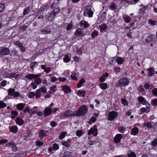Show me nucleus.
Wrapping results in <instances>:
<instances>
[{"mask_svg": "<svg viewBox=\"0 0 157 157\" xmlns=\"http://www.w3.org/2000/svg\"><path fill=\"white\" fill-rule=\"evenodd\" d=\"M93 9V7L90 6L85 7L83 11L84 15L85 16H88L89 17H92L94 13Z\"/></svg>", "mask_w": 157, "mask_h": 157, "instance_id": "1", "label": "nucleus"}, {"mask_svg": "<svg viewBox=\"0 0 157 157\" xmlns=\"http://www.w3.org/2000/svg\"><path fill=\"white\" fill-rule=\"evenodd\" d=\"M88 111V107L84 105L80 107L77 111L76 115L77 116H82L86 114Z\"/></svg>", "mask_w": 157, "mask_h": 157, "instance_id": "2", "label": "nucleus"}, {"mask_svg": "<svg viewBox=\"0 0 157 157\" xmlns=\"http://www.w3.org/2000/svg\"><path fill=\"white\" fill-rule=\"evenodd\" d=\"M128 80L125 77L123 78L120 79L116 83L117 87L124 86L129 83Z\"/></svg>", "mask_w": 157, "mask_h": 157, "instance_id": "3", "label": "nucleus"}, {"mask_svg": "<svg viewBox=\"0 0 157 157\" xmlns=\"http://www.w3.org/2000/svg\"><path fill=\"white\" fill-rule=\"evenodd\" d=\"M10 50L8 48L4 47H0V55L5 56L10 54Z\"/></svg>", "mask_w": 157, "mask_h": 157, "instance_id": "4", "label": "nucleus"}, {"mask_svg": "<svg viewBox=\"0 0 157 157\" xmlns=\"http://www.w3.org/2000/svg\"><path fill=\"white\" fill-rule=\"evenodd\" d=\"M92 134L95 136L98 135V130L96 126H94L88 131V134L89 135H90Z\"/></svg>", "mask_w": 157, "mask_h": 157, "instance_id": "5", "label": "nucleus"}, {"mask_svg": "<svg viewBox=\"0 0 157 157\" xmlns=\"http://www.w3.org/2000/svg\"><path fill=\"white\" fill-rule=\"evenodd\" d=\"M155 36L151 35L147 36L145 39L144 42L145 43L148 44L151 42H153L155 39Z\"/></svg>", "mask_w": 157, "mask_h": 157, "instance_id": "6", "label": "nucleus"}, {"mask_svg": "<svg viewBox=\"0 0 157 157\" xmlns=\"http://www.w3.org/2000/svg\"><path fill=\"white\" fill-rule=\"evenodd\" d=\"M83 30V29H78L76 30L75 35L79 37L83 36L85 35Z\"/></svg>", "mask_w": 157, "mask_h": 157, "instance_id": "7", "label": "nucleus"}, {"mask_svg": "<svg viewBox=\"0 0 157 157\" xmlns=\"http://www.w3.org/2000/svg\"><path fill=\"white\" fill-rule=\"evenodd\" d=\"M117 113L114 111L109 112V120L110 121H113L117 116Z\"/></svg>", "mask_w": 157, "mask_h": 157, "instance_id": "8", "label": "nucleus"}, {"mask_svg": "<svg viewBox=\"0 0 157 157\" xmlns=\"http://www.w3.org/2000/svg\"><path fill=\"white\" fill-rule=\"evenodd\" d=\"M48 132L47 131L40 130L39 133V136L40 140H42L44 137L48 136Z\"/></svg>", "mask_w": 157, "mask_h": 157, "instance_id": "9", "label": "nucleus"}, {"mask_svg": "<svg viewBox=\"0 0 157 157\" xmlns=\"http://www.w3.org/2000/svg\"><path fill=\"white\" fill-rule=\"evenodd\" d=\"M52 111L51 108L48 107L46 108L44 111V116H47L50 115L52 113Z\"/></svg>", "mask_w": 157, "mask_h": 157, "instance_id": "10", "label": "nucleus"}, {"mask_svg": "<svg viewBox=\"0 0 157 157\" xmlns=\"http://www.w3.org/2000/svg\"><path fill=\"white\" fill-rule=\"evenodd\" d=\"M139 101L142 104L144 105H147L148 106L149 105H150L148 102L143 97H140L138 98Z\"/></svg>", "mask_w": 157, "mask_h": 157, "instance_id": "11", "label": "nucleus"}, {"mask_svg": "<svg viewBox=\"0 0 157 157\" xmlns=\"http://www.w3.org/2000/svg\"><path fill=\"white\" fill-rule=\"evenodd\" d=\"M40 76V75L38 74L36 75L30 74L25 76V78L29 79H32L33 78H35L36 77H38Z\"/></svg>", "mask_w": 157, "mask_h": 157, "instance_id": "12", "label": "nucleus"}, {"mask_svg": "<svg viewBox=\"0 0 157 157\" xmlns=\"http://www.w3.org/2000/svg\"><path fill=\"white\" fill-rule=\"evenodd\" d=\"M145 105V107L140 109V110L141 113L145 112L146 113H147L149 111L150 105H149L148 106H147V105Z\"/></svg>", "mask_w": 157, "mask_h": 157, "instance_id": "13", "label": "nucleus"}, {"mask_svg": "<svg viewBox=\"0 0 157 157\" xmlns=\"http://www.w3.org/2000/svg\"><path fill=\"white\" fill-rule=\"evenodd\" d=\"M122 138V135L121 134L117 135L114 137V141L116 143H118Z\"/></svg>", "mask_w": 157, "mask_h": 157, "instance_id": "14", "label": "nucleus"}, {"mask_svg": "<svg viewBox=\"0 0 157 157\" xmlns=\"http://www.w3.org/2000/svg\"><path fill=\"white\" fill-rule=\"evenodd\" d=\"M106 16V13L103 12L102 14L98 16V20L99 21V22H102V21L105 19Z\"/></svg>", "mask_w": 157, "mask_h": 157, "instance_id": "15", "label": "nucleus"}, {"mask_svg": "<svg viewBox=\"0 0 157 157\" xmlns=\"http://www.w3.org/2000/svg\"><path fill=\"white\" fill-rule=\"evenodd\" d=\"M106 16V13L103 12L102 14L98 16V20L99 21V22H102V21L105 19Z\"/></svg>", "mask_w": 157, "mask_h": 157, "instance_id": "16", "label": "nucleus"}, {"mask_svg": "<svg viewBox=\"0 0 157 157\" xmlns=\"http://www.w3.org/2000/svg\"><path fill=\"white\" fill-rule=\"evenodd\" d=\"M106 16V13L103 12L102 14L98 16V20L99 21V22H102V21L105 19Z\"/></svg>", "mask_w": 157, "mask_h": 157, "instance_id": "17", "label": "nucleus"}, {"mask_svg": "<svg viewBox=\"0 0 157 157\" xmlns=\"http://www.w3.org/2000/svg\"><path fill=\"white\" fill-rule=\"evenodd\" d=\"M15 121L16 123L19 125H21L24 124V121L21 118L17 117L16 118Z\"/></svg>", "mask_w": 157, "mask_h": 157, "instance_id": "18", "label": "nucleus"}, {"mask_svg": "<svg viewBox=\"0 0 157 157\" xmlns=\"http://www.w3.org/2000/svg\"><path fill=\"white\" fill-rule=\"evenodd\" d=\"M56 16V14L54 12L51 13L47 17V20L49 21L53 20L54 17Z\"/></svg>", "mask_w": 157, "mask_h": 157, "instance_id": "19", "label": "nucleus"}, {"mask_svg": "<svg viewBox=\"0 0 157 157\" xmlns=\"http://www.w3.org/2000/svg\"><path fill=\"white\" fill-rule=\"evenodd\" d=\"M40 31L44 34H49L52 32L51 29L49 28H46V29H42Z\"/></svg>", "mask_w": 157, "mask_h": 157, "instance_id": "20", "label": "nucleus"}, {"mask_svg": "<svg viewBox=\"0 0 157 157\" xmlns=\"http://www.w3.org/2000/svg\"><path fill=\"white\" fill-rule=\"evenodd\" d=\"M62 89L65 93L70 92L71 91L70 87L67 85H64L63 86Z\"/></svg>", "mask_w": 157, "mask_h": 157, "instance_id": "21", "label": "nucleus"}, {"mask_svg": "<svg viewBox=\"0 0 157 157\" xmlns=\"http://www.w3.org/2000/svg\"><path fill=\"white\" fill-rule=\"evenodd\" d=\"M10 130L11 132L16 133L17 131L18 128L16 126H13L11 127H10Z\"/></svg>", "mask_w": 157, "mask_h": 157, "instance_id": "22", "label": "nucleus"}, {"mask_svg": "<svg viewBox=\"0 0 157 157\" xmlns=\"http://www.w3.org/2000/svg\"><path fill=\"white\" fill-rule=\"evenodd\" d=\"M72 112L69 110H67L64 113V116L66 117H70L73 116Z\"/></svg>", "mask_w": 157, "mask_h": 157, "instance_id": "23", "label": "nucleus"}, {"mask_svg": "<svg viewBox=\"0 0 157 157\" xmlns=\"http://www.w3.org/2000/svg\"><path fill=\"white\" fill-rule=\"evenodd\" d=\"M38 65L36 61H34L30 65V68L33 71V68L37 67Z\"/></svg>", "mask_w": 157, "mask_h": 157, "instance_id": "24", "label": "nucleus"}, {"mask_svg": "<svg viewBox=\"0 0 157 157\" xmlns=\"http://www.w3.org/2000/svg\"><path fill=\"white\" fill-rule=\"evenodd\" d=\"M147 71H149V76H152L154 73L155 70L154 68L151 67L147 69Z\"/></svg>", "mask_w": 157, "mask_h": 157, "instance_id": "25", "label": "nucleus"}, {"mask_svg": "<svg viewBox=\"0 0 157 157\" xmlns=\"http://www.w3.org/2000/svg\"><path fill=\"white\" fill-rule=\"evenodd\" d=\"M15 92V90L14 89L10 88L8 90V95L12 96Z\"/></svg>", "mask_w": 157, "mask_h": 157, "instance_id": "26", "label": "nucleus"}, {"mask_svg": "<svg viewBox=\"0 0 157 157\" xmlns=\"http://www.w3.org/2000/svg\"><path fill=\"white\" fill-rule=\"evenodd\" d=\"M85 82V80L83 78H81L80 81L77 83V87L78 88L80 87Z\"/></svg>", "mask_w": 157, "mask_h": 157, "instance_id": "27", "label": "nucleus"}, {"mask_svg": "<svg viewBox=\"0 0 157 157\" xmlns=\"http://www.w3.org/2000/svg\"><path fill=\"white\" fill-rule=\"evenodd\" d=\"M132 133L133 135H135L138 132V130L137 128H134L132 130Z\"/></svg>", "mask_w": 157, "mask_h": 157, "instance_id": "28", "label": "nucleus"}, {"mask_svg": "<svg viewBox=\"0 0 157 157\" xmlns=\"http://www.w3.org/2000/svg\"><path fill=\"white\" fill-rule=\"evenodd\" d=\"M100 86L101 88L103 90H105L107 87V85L105 83H103L100 84Z\"/></svg>", "mask_w": 157, "mask_h": 157, "instance_id": "29", "label": "nucleus"}, {"mask_svg": "<svg viewBox=\"0 0 157 157\" xmlns=\"http://www.w3.org/2000/svg\"><path fill=\"white\" fill-rule=\"evenodd\" d=\"M62 157H72L71 154L68 151L65 152Z\"/></svg>", "mask_w": 157, "mask_h": 157, "instance_id": "30", "label": "nucleus"}, {"mask_svg": "<svg viewBox=\"0 0 157 157\" xmlns=\"http://www.w3.org/2000/svg\"><path fill=\"white\" fill-rule=\"evenodd\" d=\"M35 82L36 84L38 85L41 83L42 80L41 79L38 77H36L35 78Z\"/></svg>", "mask_w": 157, "mask_h": 157, "instance_id": "31", "label": "nucleus"}, {"mask_svg": "<svg viewBox=\"0 0 157 157\" xmlns=\"http://www.w3.org/2000/svg\"><path fill=\"white\" fill-rule=\"evenodd\" d=\"M117 61L118 64H121L124 62V59L121 57H118L117 59Z\"/></svg>", "mask_w": 157, "mask_h": 157, "instance_id": "32", "label": "nucleus"}, {"mask_svg": "<svg viewBox=\"0 0 157 157\" xmlns=\"http://www.w3.org/2000/svg\"><path fill=\"white\" fill-rule=\"evenodd\" d=\"M85 94L84 91L79 90L77 92V95L80 97L84 96Z\"/></svg>", "mask_w": 157, "mask_h": 157, "instance_id": "33", "label": "nucleus"}, {"mask_svg": "<svg viewBox=\"0 0 157 157\" xmlns=\"http://www.w3.org/2000/svg\"><path fill=\"white\" fill-rule=\"evenodd\" d=\"M24 104L22 103H19L17 105V108L18 109L20 110H22L24 108Z\"/></svg>", "mask_w": 157, "mask_h": 157, "instance_id": "34", "label": "nucleus"}, {"mask_svg": "<svg viewBox=\"0 0 157 157\" xmlns=\"http://www.w3.org/2000/svg\"><path fill=\"white\" fill-rule=\"evenodd\" d=\"M123 18L126 22L129 23L130 22V18L129 16L125 15V16H123Z\"/></svg>", "mask_w": 157, "mask_h": 157, "instance_id": "35", "label": "nucleus"}, {"mask_svg": "<svg viewBox=\"0 0 157 157\" xmlns=\"http://www.w3.org/2000/svg\"><path fill=\"white\" fill-rule=\"evenodd\" d=\"M35 95L36 98H39L40 97L41 93L40 90L39 89H38L36 91Z\"/></svg>", "mask_w": 157, "mask_h": 157, "instance_id": "36", "label": "nucleus"}, {"mask_svg": "<svg viewBox=\"0 0 157 157\" xmlns=\"http://www.w3.org/2000/svg\"><path fill=\"white\" fill-rule=\"evenodd\" d=\"M140 6L141 7V8L140 9L139 13H142L146 9L147 7L142 5H141Z\"/></svg>", "mask_w": 157, "mask_h": 157, "instance_id": "37", "label": "nucleus"}, {"mask_svg": "<svg viewBox=\"0 0 157 157\" xmlns=\"http://www.w3.org/2000/svg\"><path fill=\"white\" fill-rule=\"evenodd\" d=\"M67 132H63L59 136V139L61 140L64 138L65 136L67 134Z\"/></svg>", "mask_w": 157, "mask_h": 157, "instance_id": "38", "label": "nucleus"}, {"mask_svg": "<svg viewBox=\"0 0 157 157\" xmlns=\"http://www.w3.org/2000/svg\"><path fill=\"white\" fill-rule=\"evenodd\" d=\"M30 11V9L29 7L26 8L25 9L23 12V14L24 15H26L28 14Z\"/></svg>", "mask_w": 157, "mask_h": 157, "instance_id": "39", "label": "nucleus"}, {"mask_svg": "<svg viewBox=\"0 0 157 157\" xmlns=\"http://www.w3.org/2000/svg\"><path fill=\"white\" fill-rule=\"evenodd\" d=\"M144 87L147 90L149 89H151L153 87V86L152 85H150L149 84L146 83L144 85Z\"/></svg>", "mask_w": 157, "mask_h": 157, "instance_id": "40", "label": "nucleus"}, {"mask_svg": "<svg viewBox=\"0 0 157 157\" xmlns=\"http://www.w3.org/2000/svg\"><path fill=\"white\" fill-rule=\"evenodd\" d=\"M14 44L15 45H16L19 48L21 47H22V45H23L19 41H16L14 43Z\"/></svg>", "mask_w": 157, "mask_h": 157, "instance_id": "41", "label": "nucleus"}, {"mask_svg": "<svg viewBox=\"0 0 157 157\" xmlns=\"http://www.w3.org/2000/svg\"><path fill=\"white\" fill-rule=\"evenodd\" d=\"M151 104L154 106L157 105V99H153L151 101Z\"/></svg>", "mask_w": 157, "mask_h": 157, "instance_id": "42", "label": "nucleus"}, {"mask_svg": "<svg viewBox=\"0 0 157 157\" xmlns=\"http://www.w3.org/2000/svg\"><path fill=\"white\" fill-rule=\"evenodd\" d=\"M7 106L6 103H4L2 101H0V109L3 108Z\"/></svg>", "mask_w": 157, "mask_h": 157, "instance_id": "43", "label": "nucleus"}, {"mask_svg": "<svg viewBox=\"0 0 157 157\" xmlns=\"http://www.w3.org/2000/svg\"><path fill=\"white\" fill-rule=\"evenodd\" d=\"M63 60L65 62H68L70 61V59L67 55H66L65 57L63 58Z\"/></svg>", "mask_w": 157, "mask_h": 157, "instance_id": "44", "label": "nucleus"}, {"mask_svg": "<svg viewBox=\"0 0 157 157\" xmlns=\"http://www.w3.org/2000/svg\"><path fill=\"white\" fill-rule=\"evenodd\" d=\"M151 144L152 146H155L157 145V139H155L151 143Z\"/></svg>", "mask_w": 157, "mask_h": 157, "instance_id": "45", "label": "nucleus"}, {"mask_svg": "<svg viewBox=\"0 0 157 157\" xmlns=\"http://www.w3.org/2000/svg\"><path fill=\"white\" fill-rule=\"evenodd\" d=\"M62 144L66 147H68L70 146V144H69L68 142L66 141H63L62 142Z\"/></svg>", "mask_w": 157, "mask_h": 157, "instance_id": "46", "label": "nucleus"}, {"mask_svg": "<svg viewBox=\"0 0 157 157\" xmlns=\"http://www.w3.org/2000/svg\"><path fill=\"white\" fill-rule=\"evenodd\" d=\"M39 90H40V92L42 91L44 93H45L47 92L46 88L45 87H42Z\"/></svg>", "mask_w": 157, "mask_h": 157, "instance_id": "47", "label": "nucleus"}, {"mask_svg": "<svg viewBox=\"0 0 157 157\" xmlns=\"http://www.w3.org/2000/svg\"><path fill=\"white\" fill-rule=\"evenodd\" d=\"M72 24L71 22L67 25V31L69 30L72 28Z\"/></svg>", "mask_w": 157, "mask_h": 157, "instance_id": "48", "label": "nucleus"}, {"mask_svg": "<svg viewBox=\"0 0 157 157\" xmlns=\"http://www.w3.org/2000/svg\"><path fill=\"white\" fill-rule=\"evenodd\" d=\"M152 93L153 95L157 96V88L153 89L152 90Z\"/></svg>", "mask_w": 157, "mask_h": 157, "instance_id": "49", "label": "nucleus"}, {"mask_svg": "<svg viewBox=\"0 0 157 157\" xmlns=\"http://www.w3.org/2000/svg\"><path fill=\"white\" fill-rule=\"evenodd\" d=\"M109 7L112 10H114L116 9V5L114 3H112Z\"/></svg>", "mask_w": 157, "mask_h": 157, "instance_id": "50", "label": "nucleus"}, {"mask_svg": "<svg viewBox=\"0 0 157 157\" xmlns=\"http://www.w3.org/2000/svg\"><path fill=\"white\" fill-rule=\"evenodd\" d=\"M12 150L14 152H16L17 150V148L16 146V145L14 143L13 145H12Z\"/></svg>", "mask_w": 157, "mask_h": 157, "instance_id": "51", "label": "nucleus"}, {"mask_svg": "<svg viewBox=\"0 0 157 157\" xmlns=\"http://www.w3.org/2000/svg\"><path fill=\"white\" fill-rule=\"evenodd\" d=\"M43 142L44 141L42 142L39 141H36V144L37 146H41L44 144Z\"/></svg>", "mask_w": 157, "mask_h": 157, "instance_id": "52", "label": "nucleus"}, {"mask_svg": "<svg viewBox=\"0 0 157 157\" xmlns=\"http://www.w3.org/2000/svg\"><path fill=\"white\" fill-rule=\"evenodd\" d=\"M125 128L124 127L121 126L119 127L118 128V130L121 133H123L124 131Z\"/></svg>", "mask_w": 157, "mask_h": 157, "instance_id": "53", "label": "nucleus"}, {"mask_svg": "<svg viewBox=\"0 0 157 157\" xmlns=\"http://www.w3.org/2000/svg\"><path fill=\"white\" fill-rule=\"evenodd\" d=\"M76 135L78 136H81L82 134V132L81 130H77L76 132Z\"/></svg>", "mask_w": 157, "mask_h": 157, "instance_id": "54", "label": "nucleus"}, {"mask_svg": "<svg viewBox=\"0 0 157 157\" xmlns=\"http://www.w3.org/2000/svg\"><path fill=\"white\" fill-rule=\"evenodd\" d=\"M98 35V32L97 31L94 32L92 34L91 36L93 38H94L95 36Z\"/></svg>", "mask_w": 157, "mask_h": 157, "instance_id": "55", "label": "nucleus"}, {"mask_svg": "<svg viewBox=\"0 0 157 157\" xmlns=\"http://www.w3.org/2000/svg\"><path fill=\"white\" fill-rule=\"evenodd\" d=\"M121 102L122 104L124 105H127L128 103L126 100L125 99H121Z\"/></svg>", "mask_w": 157, "mask_h": 157, "instance_id": "56", "label": "nucleus"}, {"mask_svg": "<svg viewBox=\"0 0 157 157\" xmlns=\"http://www.w3.org/2000/svg\"><path fill=\"white\" fill-rule=\"evenodd\" d=\"M74 59L75 61L80 62L81 61V59L79 57L77 56L74 57Z\"/></svg>", "mask_w": 157, "mask_h": 157, "instance_id": "57", "label": "nucleus"}, {"mask_svg": "<svg viewBox=\"0 0 157 157\" xmlns=\"http://www.w3.org/2000/svg\"><path fill=\"white\" fill-rule=\"evenodd\" d=\"M7 83V81L6 80H3L1 83V86H6Z\"/></svg>", "mask_w": 157, "mask_h": 157, "instance_id": "58", "label": "nucleus"}, {"mask_svg": "<svg viewBox=\"0 0 157 157\" xmlns=\"http://www.w3.org/2000/svg\"><path fill=\"white\" fill-rule=\"evenodd\" d=\"M96 118L93 117H92L91 118L89 122L90 123H94L96 121Z\"/></svg>", "mask_w": 157, "mask_h": 157, "instance_id": "59", "label": "nucleus"}, {"mask_svg": "<svg viewBox=\"0 0 157 157\" xmlns=\"http://www.w3.org/2000/svg\"><path fill=\"white\" fill-rule=\"evenodd\" d=\"M5 7V5L3 4H0V13L3 10Z\"/></svg>", "mask_w": 157, "mask_h": 157, "instance_id": "60", "label": "nucleus"}, {"mask_svg": "<svg viewBox=\"0 0 157 157\" xmlns=\"http://www.w3.org/2000/svg\"><path fill=\"white\" fill-rule=\"evenodd\" d=\"M105 80V78L104 75H102V76L101 77L99 78V81L101 82H103Z\"/></svg>", "mask_w": 157, "mask_h": 157, "instance_id": "61", "label": "nucleus"}, {"mask_svg": "<svg viewBox=\"0 0 157 157\" xmlns=\"http://www.w3.org/2000/svg\"><path fill=\"white\" fill-rule=\"evenodd\" d=\"M83 25H84V27L85 28H88L90 26L88 23L86 21L83 22Z\"/></svg>", "mask_w": 157, "mask_h": 157, "instance_id": "62", "label": "nucleus"}, {"mask_svg": "<svg viewBox=\"0 0 157 157\" xmlns=\"http://www.w3.org/2000/svg\"><path fill=\"white\" fill-rule=\"evenodd\" d=\"M59 148L58 145L56 144H53V149L54 150H57Z\"/></svg>", "mask_w": 157, "mask_h": 157, "instance_id": "63", "label": "nucleus"}, {"mask_svg": "<svg viewBox=\"0 0 157 157\" xmlns=\"http://www.w3.org/2000/svg\"><path fill=\"white\" fill-rule=\"evenodd\" d=\"M128 157H136V155L135 154L132 152H131V153L128 154Z\"/></svg>", "mask_w": 157, "mask_h": 157, "instance_id": "64", "label": "nucleus"}]
</instances>
